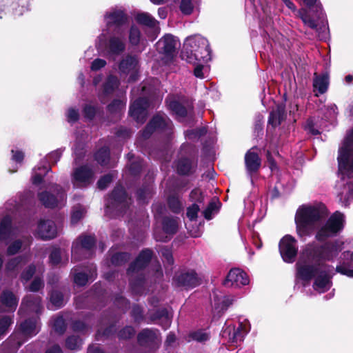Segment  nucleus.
<instances>
[{"label": "nucleus", "instance_id": "5", "mask_svg": "<svg viewBox=\"0 0 353 353\" xmlns=\"http://www.w3.org/2000/svg\"><path fill=\"white\" fill-rule=\"evenodd\" d=\"M152 256V252L150 250H143L128 270L130 285L132 292L135 294H141L143 292L144 279L139 272L148 264Z\"/></svg>", "mask_w": 353, "mask_h": 353}, {"label": "nucleus", "instance_id": "55", "mask_svg": "<svg viewBox=\"0 0 353 353\" xmlns=\"http://www.w3.org/2000/svg\"><path fill=\"white\" fill-rule=\"evenodd\" d=\"M44 283L43 279L39 276H35L28 287V290L31 292H37L43 288Z\"/></svg>", "mask_w": 353, "mask_h": 353}, {"label": "nucleus", "instance_id": "51", "mask_svg": "<svg viewBox=\"0 0 353 353\" xmlns=\"http://www.w3.org/2000/svg\"><path fill=\"white\" fill-rule=\"evenodd\" d=\"M125 105V101L121 100V99H117L114 100L109 105H108V110L110 112H121Z\"/></svg>", "mask_w": 353, "mask_h": 353}, {"label": "nucleus", "instance_id": "13", "mask_svg": "<svg viewBox=\"0 0 353 353\" xmlns=\"http://www.w3.org/2000/svg\"><path fill=\"white\" fill-rule=\"evenodd\" d=\"M279 251L285 262L292 263L298 251L296 239L291 235H285L280 241Z\"/></svg>", "mask_w": 353, "mask_h": 353}, {"label": "nucleus", "instance_id": "8", "mask_svg": "<svg viewBox=\"0 0 353 353\" xmlns=\"http://www.w3.org/2000/svg\"><path fill=\"white\" fill-rule=\"evenodd\" d=\"M131 203V199L127 196L124 188L122 186H117L106 203L107 212L115 209L121 214L125 213Z\"/></svg>", "mask_w": 353, "mask_h": 353}, {"label": "nucleus", "instance_id": "9", "mask_svg": "<svg viewBox=\"0 0 353 353\" xmlns=\"http://www.w3.org/2000/svg\"><path fill=\"white\" fill-rule=\"evenodd\" d=\"M94 171L85 165L75 168L71 174V181L74 188H86L94 181Z\"/></svg>", "mask_w": 353, "mask_h": 353}, {"label": "nucleus", "instance_id": "24", "mask_svg": "<svg viewBox=\"0 0 353 353\" xmlns=\"http://www.w3.org/2000/svg\"><path fill=\"white\" fill-rule=\"evenodd\" d=\"M128 39L130 44L139 52L143 51L148 45L147 40L141 36L139 28L135 25L130 27Z\"/></svg>", "mask_w": 353, "mask_h": 353}, {"label": "nucleus", "instance_id": "44", "mask_svg": "<svg viewBox=\"0 0 353 353\" xmlns=\"http://www.w3.org/2000/svg\"><path fill=\"white\" fill-rule=\"evenodd\" d=\"M62 256L63 253L60 249L54 248L49 256L50 263L52 265H57L67 263L68 259L65 261H63L62 260Z\"/></svg>", "mask_w": 353, "mask_h": 353}, {"label": "nucleus", "instance_id": "56", "mask_svg": "<svg viewBox=\"0 0 353 353\" xmlns=\"http://www.w3.org/2000/svg\"><path fill=\"white\" fill-rule=\"evenodd\" d=\"M22 242L21 240H16L10 243L7 248L8 255H14L17 254L21 248Z\"/></svg>", "mask_w": 353, "mask_h": 353}, {"label": "nucleus", "instance_id": "3", "mask_svg": "<svg viewBox=\"0 0 353 353\" xmlns=\"http://www.w3.org/2000/svg\"><path fill=\"white\" fill-rule=\"evenodd\" d=\"M103 20L105 27L97 37L96 47L110 54L119 55L126 47L128 17L123 10L112 8L105 12Z\"/></svg>", "mask_w": 353, "mask_h": 353}, {"label": "nucleus", "instance_id": "15", "mask_svg": "<svg viewBox=\"0 0 353 353\" xmlns=\"http://www.w3.org/2000/svg\"><path fill=\"white\" fill-rule=\"evenodd\" d=\"M200 282L201 278L192 270L181 271L174 277V283L177 286L187 289L195 288L200 284Z\"/></svg>", "mask_w": 353, "mask_h": 353}, {"label": "nucleus", "instance_id": "42", "mask_svg": "<svg viewBox=\"0 0 353 353\" xmlns=\"http://www.w3.org/2000/svg\"><path fill=\"white\" fill-rule=\"evenodd\" d=\"M110 151L108 148L103 147L95 154L96 161L101 165H107L109 162Z\"/></svg>", "mask_w": 353, "mask_h": 353}, {"label": "nucleus", "instance_id": "46", "mask_svg": "<svg viewBox=\"0 0 353 353\" xmlns=\"http://www.w3.org/2000/svg\"><path fill=\"white\" fill-rule=\"evenodd\" d=\"M82 344V340L79 336L72 335L69 336L65 341V346L71 350H78Z\"/></svg>", "mask_w": 353, "mask_h": 353}, {"label": "nucleus", "instance_id": "29", "mask_svg": "<svg viewBox=\"0 0 353 353\" xmlns=\"http://www.w3.org/2000/svg\"><path fill=\"white\" fill-rule=\"evenodd\" d=\"M28 261L26 256H19L9 259L5 265V272L7 274L15 273L18 270Z\"/></svg>", "mask_w": 353, "mask_h": 353}, {"label": "nucleus", "instance_id": "21", "mask_svg": "<svg viewBox=\"0 0 353 353\" xmlns=\"http://www.w3.org/2000/svg\"><path fill=\"white\" fill-rule=\"evenodd\" d=\"M156 45L160 53L172 57L179 47V42L173 35L168 34L159 39Z\"/></svg>", "mask_w": 353, "mask_h": 353}, {"label": "nucleus", "instance_id": "45", "mask_svg": "<svg viewBox=\"0 0 353 353\" xmlns=\"http://www.w3.org/2000/svg\"><path fill=\"white\" fill-rule=\"evenodd\" d=\"M85 212L86 210L83 206L81 205L74 206L71 214V223L72 224L77 223L83 218Z\"/></svg>", "mask_w": 353, "mask_h": 353}, {"label": "nucleus", "instance_id": "53", "mask_svg": "<svg viewBox=\"0 0 353 353\" xmlns=\"http://www.w3.org/2000/svg\"><path fill=\"white\" fill-rule=\"evenodd\" d=\"M65 116L68 123H74L77 121L79 118V110L70 108L66 111Z\"/></svg>", "mask_w": 353, "mask_h": 353}, {"label": "nucleus", "instance_id": "48", "mask_svg": "<svg viewBox=\"0 0 353 353\" xmlns=\"http://www.w3.org/2000/svg\"><path fill=\"white\" fill-rule=\"evenodd\" d=\"M219 202L212 201L209 203L207 208L203 211V215L208 220L212 219L214 214L218 211Z\"/></svg>", "mask_w": 353, "mask_h": 353}, {"label": "nucleus", "instance_id": "54", "mask_svg": "<svg viewBox=\"0 0 353 353\" xmlns=\"http://www.w3.org/2000/svg\"><path fill=\"white\" fill-rule=\"evenodd\" d=\"M36 272V267L34 265H30L21 273V279L23 282L28 281Z\"/></svg>", "mask_w": 353, "mask_h": 353}, {"label": "nucleus", "instance_id": "38", "mask_svg": "<svg viewBox=\"0 0 353 353\" xmlns=\"http://www.w3.org/2000/svg\"><path fill=\"white\" fill-rule=\"evenodd\" d=\"M199 0H180L179 9L185 15L191 14L199 4Z\"/></svg>", "mask_w": 353, "mask_h": 353}, {"label": "nucleus", "instance_id": "31", "mask_svg": "<svg viewBox=\"0 0 353 353\" xmlns=\"http://www.w3.org/2000/svg\"><path fill=\"white\" fill-rule=\"evenodd\" d=\"M1 301L8 311H14L18 304V299L9 290H4L2 292Z\"/></svg>", "mask_w": 353, "mask_h": 353}, {"label": "nucleus", "instance_id": "20", "mask_svg": "<svg viewBox=\"0 0 353 353\" xmlns=\"http://www.w3.org/2000/svg\"><path fill=\"white\" fill-rule=\"evenodd\" d=\"M21 231L14 227L9 215L3 216L0 221V241L8 243L19 235Z\"/></svg>", "mask_w": 353, "mask_h": 353}, {"label": "nucleus", "instance_id": "22", "mask_svg": "<svg viewBox=\"0 0 353 353\" xmlns=\"http://www.w3.org/2000/svg\"><path fill=\"white\" fill-rule=\"evenodd\" d=\"M249 283V279L245 272L239 268L232 269L224 281L227 287H240Z\"/></svg>", "mask_w": 353, "mask_h": 353}, {"label": "nucleus", "instance_id": "30", "mask_svg": "<svg viewBox=\"0 0 353 353\" xmlns=\"http://www.w3.org/2000/svg\"><path fill=\"white\" fill-rule=\"evenodd\" d=\"M213 301L215 310L218 312L225 310L232 304V299L228 296L223 295L221 292H213Z\"/></svg>", "mask_w": 353, "mask_h": 353}, {"label": "nucleus", "instance_id": "28", "mask_svg": "<svg viewBox=\"0 0 353 353\" xmlns=\"http://www.w3.org/2000/svg\"><path fill=\"white\" fill-rule=\"evenodd\" d=\"M21 334L27 336L36 335L40 328V323L38 318H32L25 321L21 324Z\"/></svg>", "mask_w": 353, "mask_h": 353}, {"label": "nucleus", "instance_id": "7", "mask_svg": "<svg viewBox=\"0 0 353 353\" xmlns=\"http://www.w3.org/2000/svg\"><path fill=\"white\" fill-rule=\"evenodd\" d=\"M155 131L164 133L168 138L172 135L173 131L172 122L166 114L163 113L157 114L143 130L141 136L144 139H148Z\"/></svg>", "mask_w": 353, "mask_h": 353}, {"label": "nucleus", "instance_id": "27", "mask_svg": "<svg viewBox=\"0 0 353 353\" xmlns=\"http://www.w3.org/2000/svg\"><path fill=\"white\" fill-rule=\"evenodd\" d=\"M41 298L35 297L34 295H28L22 301L19 312L23 310L28 312H40L41 310Z\"/></svg>", "mask_w": 353, "mask_h": 353}, {"label": "nucleus", "instance_id": "1", "mask_svg": "<svg viewBox=\"0 0 353 353\" xmlns=\"http://www.w3.org/2000/svg\"><path fill=\"white\" fill-rule=\"evenodd\" d=\"M344 242L340 239L319 245L316 242L307 244L302 250L296 263V277L304 284L312 280L313 289L323 293L332 285L334 268L325 263L332 261L343 249Z\"/></svg>", "mask_w": 353, "mask_h": 353}, {"label": "nucleus", "instance_id": "33", "mask_svg": "<svg viewBox=\"0 0 353 353\" xmlns=\"http://www.w3.org/2000/svg\"><path fill=\"white\" fill-rule=\"evenodd\" d=\"M166 103L169 109L176 115L178 119H183L187 115V109L179 102L168 98Z\"/></svg>", "mask_w": 353, "mask_h": 353}, {"label": "nucleus", "instance_id": "47", "mask_svg": "<svg viewBox=\"0 0 353 353\" xmlns=\"http://www.w3.org/2000/svg\"><path fill=\"white\" fill-rule=\"evenodd\" d=\"M52 327L57 333L62 334L64 332L66 325L62 316H57L52 319Z\"/></svg>", "mask_w": 353, "mask_h": 353}, {"label": "nucleus", "instance_id": "36", "mask_svg": "<svg viewBox=\"0 0 353 353\" xmlns=\"http://www.w3.org/2000/svg\"><path fill=\"white\" fill-rule=\"evenodd\" d=\"M195 163L190 159H181L178 161L176 169L181 174H188L192 172V170L195 167Z\"/></svg>", "mask_w": 353, "mask_h": 353}, {"label": "nucleus", "instance_id": "43", "mask_svg": "<svg viewBox=\"0 0 353 353\" xmlns=\"http://www.w3.org/2000/svg\"><path fill=\"white\" fill-rule=\"evenodd\" d=\"M152 190V185L151 184L140 188L137 192V199L140 203H145L146 199L151 196Z\"/></svg>", "mask_w": 353, "mask_h": 353}, {"label": "nucleus", "instance_id": "32", "mask_svg": "<svg viewBox=\"0 0 353 353\" xmlns=\"http://www.w3.org/2000/svg\"><path fill=\"white\" fill-rule=\"evenodd\" d=\"M286 114L285 108L282 105L277 106L276 110H272L269 117L268 123L276 127L281 123L285 119Z\"/></svg>", "mask_w": 353, "mask_h": 353}, {"label": "nucleus", "instance_id": "12", "mask_svg": "<svg viewBox=\"0 0 353 353\" xmlns=\"http://www.w3.org/2000/svg\"><path fill=\"white\" fill-rule=\"evenodd\" d=\"M119 70L121 75H129L128 82L135 81L139 72L138 58L136 56H126L121 61Z\"/></svg>", "mask_w": 353, "mask_h": 353}, {"label": "nucleus", "instance_id": "39", "mask_svg": "<svg viewBox=\"0 0 353 353\" xmlns=\"http://www.w3.org/2000/svg\"><path fill=\"white\" fill-rule=\"evenodd\" d=\"M119 81L116 77L110 75L108 77L103 85V94L107 96L112 93L119 85Z\"/></svg>", "mask_w": 353, "mask_h": 353}, {"label": "nucleus", "instance_id": "26", "mask_svg": "<svg viewBox=\"0 0 353 353\" xmlns=\"http://www.w3.org/2000/svg\"><path fill=\"white\" fill-rule=\"evenodd\" d=\"M336 272L353 277V252L347 251L342 254V261L336 266Z\"/></svg>", "mask_w": 353, "mask_h": 353}, {"label": "nucleus", "instance_id": "64", "mask_svg": "<svg viewBox=\"0 0 353 353\" xmlns=\"http://www.w3.org/2000/svg\"><path fill=\"white\" fill-rule=\"evenodd\" d=\"M305 129L314 135L319 134L320 133L319 130L316 128V123L312 119H310L307 121Z\"/></svg>", "mask_w": 353, "mask_h": 353}, {"label": "nucleus", "instance_id": "34", "mask_svg": "<svg viewBox=\"0 0 353 353\" xmlns=\"http://www.w3.org/2000/svg\"><path fill=\"white\" fill-rule=\"evenodd\" d=\"M329 85V77L327 74L317 75L314 74V78L313 81V86L314 90H317L319 94L325 93Z\"/></svg>", "mask_w": 353, "mask_h": 353}, {"label": "nucleus", "instance_id": "40", "mask_svg": "<svg viewBox=\"0 0 353 353\" xmlns=\"http://www.w3.org/2000/svg\"><path fill=\"white\" fill-rule=\"evenodd\" d=\"M50 303L48 308L51 310H57L63 305V297L61 292L58 291H52L50 294Z\"/></svg>", "mask_w": 353, "mask_h": 353}, {"label": "nucleus", "instance_id": "25", "mask_svg": "<svg viewBox=\"0 0 353 353\" xmlns=\"http://www.w3.org/2000/svg\"><path fill=\"white\" fill-rule=\"evenodd\" d=\"M256 150V148H252L245 155V168L250 175L256 172L261 166V161Z\"/></svg>", "mask_w": 353, "mask_h": 353}, {"label": "nucleus", "instance_id": "37", "mask_svg": "<svg viewBox=\"0 0 353 353\" xmlns=\"http://www.w3.org/2000/svg\"><path fill=\"white\" fill-rule=\"evenodd\" d=\"M163 229L166 234H173L178 229V219L173 217H165L163 221Z\"/></svg>", "mask_w": 353, "mask_h": 353}, {"label": "nucleus", "instance_id": "57", "mask_svg": "<svg viewBox=\"0 0 353 353\" xmlns=\"http://www.w3.org/2000/svg\"><path fill=\"white\" fill-rule=\"evenodd\" d=\"M12 323V320L9 316H3L0 319V336L3 335L8 327Z\"/></svg>", "mask_w": 353, "mask_h": 353}, {"label": "nucleus", "instance_id": "17", "mask_svg": "<svg viewBox=\"0 0 353 353\" xmlns=\"http://www.w3.org/2000/svg\"><path fill=\"white\" fill-rule=\"evenodd\" d=\"M148 107V99L145 97H139L131 104L129 114L137 123H143L146 119V110Z\"/></svg>", "mask_w": 353, "mask_h": 353}, {"label": "nucleus", "instance_id": "49", "mask_svg": "<svg viewBox=\"0 0 353 353\" xmlns=\"http://www.w3.org/2000/svg\"><path fill=\"white\" fill-rule=\"evenodd\" d=\"M130 259V255L125 252H119L113 254L111 258V263L114 265H121Z\"/></svg>", "mask_w": 353, "mask_h": 353}, {"label": "nucleus", "instance_id": "62", "mask_svg": "<svg viewBox=\"0 0 353 353\" xmlns=\"http://www.w3.org/2000/svg\"><path fill=\"white\" fill-rule=\"evenodd\" d=\"M199 207L196 204H193L187 209V216L192 221L197 217Z\"/></svg>", "mask_w": 353, "mask_h": 353}, {"label": "nucleus", "instance_id": "6", "mask_svg": "<svg viewBox=\"0 0 353 353\" xmlns=\"http://www.w3.org/2000/svg\"><path fill=\"white\" fill-rule=\"evenodd\" d=\"M304 3L312 11L315 12L317 19L311 17L307 11L302 9L299 12L300 18L302 19L305 25L307 26L312 29L315 30L316 32L322 31L325 33L326 27L325 15L323 12V8L321 3L318 0H303Z\"/></svg>", "mask_w": 353, "mask_h": 353}, {"label": "nucleus", "instance_id": "19", "mask_svg": "<svg viewBox=\"0 0 353 353\" xmlns=\"http://www.w3.org/2000/svg\"><path fill=\"white\" fill-rule=\"evenodd\" d=\"M71 274H73V279L75 284L77 285H85L89 280H94L97 276L96 266L90 264L86 267L85 270H80V267L76 266L74 268Z\"/></svg>", "mask_w": 353, "mask_h": 353}, {"label": "nucleus", "instance_id": "14", "mask_svg": "<svg viewBox=\"0 0 353 353\" xmlns=\"http://www.w3.org/2000/svg\"><path fill=\"white\" fill-rule=\"evenodd\" d=\"M136 21L149 28L148 33V39L151 41H154L160 33V27L159 21L156 20L148 12H139L135 16Z\"/></svg>", "mask_w": 353, "mask_h": 353}, {"label": "nucleus", "instance_id": "52", "mask_svg": "<svg viewBox=\"0 0 353 353\" xmlns=\"http://www.w3.org/2000/svg\"><path fill=\"white\" fill-rule=\"evenodd\" d=\"M207 132L205 127H202L199 129L188 130L185 133V136L188 139H199L204 135Z\"/></svg>", "mask_w": 353, "mask_h": 353}, {"label": "nucleus", "instance_id": "11", "mask_svg": "<svg viewBox=\"0 0 353 353\" xmlns=\"http://www.w3.org/2000/svg\"><path fill=\"white\" fill-rule=\"evenodd\" d=\"M52 190L56 195L45 191L39 194L40 201L46 208H61L66 202V195L63 190L58 185L52 186Z\"/></svg>", "mask_w": 353, "mask_h": 353}, {"label": "nucleus", "instance_id": "50", "mask_svg": "<svg viewBox=\"0 0 353 353\" xmlns=\"http://www.w3.org/2000/svg\"><path fill=\"white\" fill-rule=\"evenodd\" d=\"M168 205L170 210L174 213H179L182 209V204L179 198L175 196H171L168 200Z\"/></svg>", "mask_w": 353, "mask_h": 353}, {"label": "nucleus", "instance_id": "60", "mask_svg": "<svg viewBox=\"0 0 353 353\" xmlns=\"http://www.w3.org/2000/svg\"><path fill=\"white\" fill-rule=\"evenodd\" d=\"M135 333L134 329L131 326H126L119 333L120 339H127L134 336Z\"/></svg>", "mask_w": 353, "mask_h": 353}, {"label": "nucleus", "instance_id": "16", "mask_svg": "<svg viewBox=\"0 0 353 353\" xmlns=\"http://www.w3.org/2000/svg\"><path fill=\"white\" fill-rule=\"evenodd\" d=\"M141 346L154 350L159 347L161 343L159 332L157 330L144 329L137 336Z\"/></svg>", "mask_w": 353, "mask_h": 353}, {"label": "nucleus", "instance_id": "23", "mask_svg": "<svg viewBox=\"0 0 353 353\" xmlns=\"http://www.w3.org/2000/svg\"><path fill=\"white\" fill-rule=\"evenodd\" d=\"M36 234L43 240L52 239L57 234V228L51 220H41L37 226Z\"/></svg>", "mask_w": 353, "mask_h": 353}, {"label": "nucleus", "instance_id": "63", "mask_svg": "<svg viewBox=\"0 0 353 353\" xmlns=\"http://www.w3.org/2000/svg\"><path fill=\"white\" fill-rule=\"evenodd\" d=\"M161 254L163 257L164 261L168 264L172 265L174 262L171 251L166 248L161 250Z\"/></svg>", "mask_w": 353, "mask_h": 353}, {"label": "nucleus", "instance_id": "2", "mask_svg": "<svg viewBox=\"0 0 353 353\" xmlns=\"http://www.w3.org/2000/svg\"><path fill=\"white\" fill-rule=\"evenodd\" d=\"M327 216L328 212L324 205L299 208L294 219L298 236L305 239L317 230L316 239L323 241L336 235L344 228L345 215L336 211L327 219Z\"/></svg>", "mask_w": 353, "mask_h": 353}, {"label": "nucleus", "instance_id": "61", "mask_svg": "<svg viewBox=\"0 0 353 353\" xmlns=\"http://www.w3.org/2000/svg\"><path fill=\"white\" fill-rule=\"evenodd\" d=\"M203 63L204 62L203 61H197L196 63L194 64L195 65V68L194 69V74L197 78L203 79L205 77L203 72L204 68V66L203 65Z\"/></svg>", "mask_w": 353, "mask_h": 353}, {"label": "nucleus", "instance_id": "4", "mask_svg": "<svg viewBox=\"0 0 353 353\" xmlns=\"http://www.w3.org/2000/svg\"><path fill=\"white\" fill-rule=\"evenodd\" d=\"M210 54L208 40L201 35H194L188 37L184 41L181 58L188 63L195 64L197 61H210Z\"/></svg>", "mask_w": 353, "mask_h": 353}, {"label": "nucleus", "instance_id": "35", "mask_svg": "<svg viewBox=\"0 0 353 353\" xmlns=\"http://www.w3.org/2000/svg\"><path fill=\"white\" fill-rule=\"evenodd\" d=\"M154 320L157 321V323L161 325L164 330H167L171 324L170 315L166 309L157 310L154 315Z\"/></svg>", "mask_w": 353, "mask_h": 353}, {"label": "nucleus", "instance_id": "10", "mask_svg": "<svg viewBox=\"0 0 353 353\" xmlns=\"http://www.w3.org/2000/svg\"><path fill=\"white\" fill-rule=\"evenodd\" d=\"M62 155V150L61 149L56 150L50 152L46 157L47 162H41L37 168L33 170L32 176V183L34 184H39L43 176L51 170L50 164H56L60 159Z\"/></svg>", "mask_w": 353, "mask_h": 353}, {"label": "nucleus", "instance_id": "18", "mask_svg": "<svg viewBox=\"0 0 353 353\" xmlns=\"http://www.w3.org/2000/svg\"><path fill=\"white\" fill-rule=\"evenodd\" d=\"M95 241L93 236L85 235L79 236L72 247V259L75 261L80 260L79 255L84 254L86 251H90L94 246Z\"/></svg>", "mask_w": 353, "mask_h": 353}, {"label": "nucleus", "instance_id": "41", "mask_svg": "<svg viewBox=\"0 0 353 353\" xmlns=\"http://www.w3.org/2000/svg\"><path fill=\"white\" fill-rule=\"evenodd\" d=\"M189 337L193 341L203 343L210 339V334L205 330H198L191 332L189 335Z\"/></svg>", "mask_w": 353, "mask_h": 353}, {"label": "nucleus", "instance_id": "58", "mask_svg": "<svg viewBox=\"0 0 353 353\" xmlns=\"http://www.w3.org/2000/svg\"><path fill=\"white\" fill-rule=\"evenodd\" d=\"M83 115L84 117L88 120H92L97 112L96 108L93 105H91L90 104L85 105L83 108Z\"/></svg>", "mask_w": 353, "mask_h": 353}, {"label": "nucleus", "instance_id": "59", "mask_svg": "<svg viewBox=\"0 0 353 353\" xmlns=\"http://www.w3.org/2000/svg\"><path fill=\"white\" fill-rule=\"evenodd\" d=\"M112 175L110 174H106L101 177L97 182L98 188L104 190L111 183L112 180Z\"/></svg>", "mask_w": 353, "mask_h": 353}]
</instances>
